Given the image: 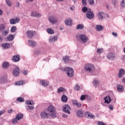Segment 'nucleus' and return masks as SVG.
Wrapping results in <instances>:
<instances>
[{"mask_svg": "<svg viewBox=\"0 0 125 125\" xmlns=\"http://www.w3.org/2000/svg\"><path fill=\"white\" fill-rule=\"evenodd\" d=\"M62 71L63 72H66L67 75L68 77L72 78L74 77V70L72 68L69 67H64V68H61Z\"/></svg>", "mask_w": 125, "mask_h": 125, "instance_id": "obj_1", "label": "nucleus"}, {"mask_svg": "<svg viewBox=\"0 0 125 125\" xmlns=\"http://www.w3.org/2000/svg\"><path fill=\"white\" fill-rule=\"evenodd\" d=\"M47 110L49 112V115L52 118H56V113H55V107L53 105H50L48 108Z\"/></svg>", "mask_w": 125, "mask_h": 125, "instance_id": "obj_2", "label": "nucleus"}, {"mask_svg": "<svg viewBox=\"0 0 125 125\" xmlns=\"http://www.w3.org/2000/svg\"><path fill=\"white\" fill-rule=\"evenodd\" d=\"M77 39L79 42H82V43H85L87 42L88 41V38L84 34H81L78 37Z\"/></svg>", "mask_w": 125, "mask_h": 125, "instance_id": "obj_3", "label": "nucleus"}, {"mask_svg": "<svg viewBox=\"0 0 125 125\" xmlns=\"http://www.w3.org/2000/svg\"><path fill=\"white\" fill-rule=\"evenodd\" d=\"M84 69L85 72L90 73V72L94 71V65L90 63H87L85 65Z\"/></svg>", "mask_w": 125, "mask_h": 125, "instance_id": "obj_4", "label": "nucleus"}, {"mask_svg": "<svg viewBox=\"0 0 125 125\" xmlns=\"http://www.w3.org/2000/svg\"><path fill=\"white\" fill-rule=\"evenodd\" d=\"M22 119H23V114L19 113L16 116V117L12 120V123L14 124V125H16L17 122L20 121V120H22Z\"/></svg>", "mask_w": 125, "mask_h": 125, "instance_id": "obj_5", "label": "nucleus"}, {"mask_svg": "<svg viewBox=\"0 0 125 125\" xmlns=\"http://www.w3.org/2000/svg\"><path fill=\"white\" fill-rule=\"evenodd\" d=\"M62 111L64 113H67V114L70 115V114H71V112H70V111H71V107H70V106L68 104L63 105Z\"/></svg>", "mask_w": 125, "mask_h": 125, "instance_id": "obj_6", "label": "nucleus"}, {"mask_svg": "<svg viewBox=\"0 0 125 125\" xmlns=\"http://www.w3.org/2000/svg\"><path fill=\"white\" fill-rule=\"evenodd\" d=\"M86 16L88 19H93V18H94V14H93V12L91 11V10H89L88 12L86 14Z\"/></svg>", "mask_w": 125, "mask_h": 125, "instance_id": "obj_7", "label": "nucleus"}, {"mask_svg": "<svg viewBox=\"0 0 125 125\" xmlns=\"http://www.w3.org/2000/svg\"><path fill=\"white\" fill-rule=\"evenodd\" d=\"M9 21L10 24H11L12 25H14L17 23H19V22L20 21V19H19L18 17H17L15 19H10Z\"/></svg>", "mask_w": 125, "mask_h": 125, "instance_id": "obj_8", "label": "nucleus"}, {"mask_svg": "<svg viewBox=\"0 0 125 125\" xmlns=\"http://www.w3.org/2000/svg\"><path fill=\"white\" fill-rule=\"evenodd\" d=\"M115 57L116 55L114 53L110 52L107 55V58H108V59H110L111 60H114Z\"/></svg>", "mask_w": 125, "mask_h": 125, "instance_id": "obj_9", "label": "nucleus"}, {"mask_svg": "<svg viewBox=\"0 0 125 125\" xmlns=\"http://www.w3.org/2000/svg\"><path fill=\"white\" fill-rule=\"evenodd\" d=\"M49 21L52 24H55V23L58 22V19L57 18H55V17H50L49 18Z\"/></svg>", "mask_w": 125, "mask_h": 125, "instance_id": "obj_10", "label": "nucleus"}, {"mask_svg": "<svg viewBox=\"0 0 125 125\" xmlns=\"http://www.w3.org/2000/svg\"><path fill=\"white\" fill-rule=\"evenodd\" d=\"M20 72V70H19V67H16L13 72V76H14V77H17V76H18V75H19V73Z\"/></svg>", "mask_w": 125, "mask_h": 125, "instance_id": "obj_11", "label": "nucleus"}, {"mask_svg": "<svg viewBox=\"0 0 125 125\" xmlns=\"http://www.w3.org/2000/svg\"><path fill=\"white\" fill-rule=\"evenodd\" d=\"M41 116L42 118H43L44 119H48L49 117H51L50 115H49V113L47 114L45 111L42 112L41 113Z\"/></svg>", "mask_w": 125, "mask_h": 125, "instance_id": "obj_12", "label": "nucleus"}, {"mask_svg": "<svg viewBox=\"0 0 125 125\" xmlns=\"http://www.w3.org/2000/svg\"><path fill=\"white\" fill-rule=\"evenodd\" d=\"M26 34L29 39H32L34 37V35H35V31L28 30L27 31Z\"/></svg>", "mask_w": 125, "mask_h": 125, "instance_id": "obj_13", "label": "nucleus"}, {"mask_svg": "<svg viewBox=\"0 0 125 125\" xmlns=\"http://www.w3.org/2000/svg\"><path fill=\"white\" fill-rule=\"evenodd\" d=\"M76 115L78 118H83V111L82 110H78L76 112Z\"/></svg>", "mask_w": 125, "mask_h": 125, "instance_id": "obj_14", "label": "nucleus"}, {"mask_svg": "<svg viewBox=\"0 0 125 125\" xmlns=\"http://www.w3.org/2000/svg\"><path fill=\"white\" fill-rule=\"evenodd\" d=\"M72 103L73 105H76L78 108H81L82 107V104H81V103H79L78 101L76 100H73Z\"/></svg>", "mask_w": 125, "mask_h": 125, "instance_id": "obj_15", "label": "nucleus"}, {"mask_svg": "<svg viewBox=\"0 0 125 125\" xmlns=\"http://www.w3.org/2000/svg\"><path fill=\"white\" fill-rule=\"evenodd\" d=\"M12 60H13L14 62H18V61L20 60V56L17 55L13 56Z\"/></svg>", "mask_w": 125, "mask_h": 125, "instance_id": "obj_16", "label": "nucleus"}, {"mask_svg": "<svg viewBox=\"0 0 125 125\" xmlns=\"http://www.w3.org/2000/svg\"><path fill=\"white\" fill-rule=\"evenodd\" d=\"M124 75H125V70L124 69L121 68L119 70L118 77V78H123V77H124Z\"/></svg>", "mask_w": 125, "mask_h": 125, "instance_id": "obj_17", "label": "nucleus"}, {"mask_svg": "<svg viewBox=\"0 0 125 125\" xmlns=\"http://www.w3.org/2000/svg\"><path fill=\"white\" fill-rule=\"evenodd\" d=\"M40 84L43 86H47L49 84V82L45 81V80H41L40 81Z\"/></svg>", "mask_w": 125, "mask_h": 125, "instance_id": "obj_18", "label": "nucleus"}, {"mask_svg": "<svg viewBox=\"0 0 125 125\" xmlns=\"http://www.w3.org/2000/svg\"><path fill=\"white\" fill-rule=\"evenodd\" d=\"M28 43L29 44V45L32 47H35V46L37 45V42L33 40H29Z\"/></svg>", "mask_w": 125, "mask_h": 125, "instance_id": "obj_19", "label": "nucleus"}, {"mask_svg": "<svg viewBox=\"0 0 125 125\" xmlns=\"http://www.w3.org/2000/svg\"><path fill=\"white\" fill-rule=\"evenodd\" d=\"M65 24L67 26H71L73 24V21L70 19H67L65 21Z\"/></svg>", "mask_w": 125, "mask_h": 125, "instance_id": "obj_20", "label": "nucleus"}, {"mask_svg": "<svg viewBox=\"0 0 125 125\" xmlns=\"http://www.w3.org/2000/svg\"><path fill=\"white\" fill-rule=\"evenodd\" d=\"M104 103H107V104H109V103L111 102V98H110V96H106L104 98Z\"/></svg>", "mask_w": 125, "mask_h": 125, "instance_id": "obj_21", "label": "nucleus"}, {"mask_svg": "<svg viewBox=\"0 0 125 125\" xmlns=\"http://www.w3.org/2000/svg\"><path fill=\"white\" fill-rule=\"evenodd\" d=\"M85 117L86 118H89L90 119H93V118H94L93 114L89 113V112H85Z\"/></svg>", "mask_w": 125, "mask_h": 125, "instance_id": "obj_22", "label": "nucleus"}, {"mask_svg": "<svg viewBox=\"0 0 125 125\" xmlns=\"http://www.w3.org/2000/svg\"><path fill=\"white\" fill-rule=\"evenodd\" d=\"M104 13L103 12H99L98 14V18L101 20H103V18H104Z\"/></svg>", "mask_w": 125, "mask_h": 125, "instance_id": "obj_23", "label": "nucleus"}, {"mask_svg": "<svg viewBox=\"0 0 125 125\" xmlns=\"http://www.w3.org/2000/svg\"><path fill=\"white\" fill-rule=\"evenodd\" d=\"M56 41H57V36L51 37L49 39L50 42H54Z\"/></svg>", "mask_w": 125, "mask_h": 125, "instance_id": "obj_24", "label": "nucleus"}, {"mask_svg": "<svg viewBox=\"0 0 125 125\" xmlns=\"http://www.w3.org/2000/svg\"><path fill=\"white\" fill-rule=\"evenodd\" d=\"M31 16L32 17H41V15L37 12H32L31 13Z\"/></svg>", "mask_w": 125, "mask_h": 125, "instance_id": "obj_25", "label": "nucleus"}, {"mask_svg": "<svg viewBox=\"0 0 125 125\" xmlns=\"http://www.w3.org/2000/svg\"><path fill=\"white\" fill-rule=\"evenodd\" d=\"M118 91L120 92L124 91V86L122 85L118 84L117 85Z\"/></svg>", "mask_w": 125, "mask_h": 125, "instance_id": "obj_26", "label": "nucleus"}, {"mask_svg": "<svg viewBox=\"0 0 125 125\" xmlns=\"http://www.w3.org/2000/svg\"><path fill=\"white\" fill-rule=\"evenodd\" d=\"M14 84H15V85H23V84H25V81H18L17 82H15L14 83Z\"/></svg>", "mask_w": 125, "mask_h": 125, "instance_id": "obj_27", "label": "nucleus"}, {"mask_svg": "<svg viewBox=\"0 0 125 125\" xmlns=\"http://www.w3.org/2000/svg\"><path fill=\"white\" fill-rule=\"evenodd\" d=\"M7 80V76L6 75L4 76H2L1 78L0 82L2 83H6V82Z\"/></svg>", "mask_w": 125, "mask_h": 125, "instance_id": "obj_28", "label": "nucleus"}, {"mask_svg": "<svg viewBox=\"0 0 125 125\" xmlns=\"http://www.w3.org/2000/svg\"><path fill=\"white\" fill-rule=\"evenodd\" d=\"M2 66L4 68V69H7V68L9 67V63L6 62H5L2 63Z\"/></svg>", "mask_w": 125, "mask_h": 125, "instance_id": "obj_29", "label": "nucleus"}, {"mask_svg": "<svg viewBox=\"0 0 125 125\" xmlns=\"http://www.w3.org/2000/svg\"><path fill=\"white\" fill-rule=\"evenodd\" d=\"M95 28H96V31H102V30H103L104 29L103 26L100 25H97Z\"/></svg>", "mask_w": 125, "mask_h": 125, "instance_id": "obj_30", "label": "nucleus"}, {"mask_svg": "<svg viewBox=\"0 0 125 125\" xmlns=\"http://www.w3.org/2000/svg\"><path fill=\"white\" fill-rule=\"evenodd\" d=\"M1 46H2L3 47V48H9V47H10V44L8 43H3L1 45Z\"/></svg>", "mask_w": 125, "mask_h": 125, "instance_id": "obj_31", "label": "nucleus"}, {"mask_svg": "<svg viewBox=\"0 0 125 125\" xmlns=\"http://www.w3.org/2000/svg\"><path fill=\"white\" fill-rule=\"evenodd\" d=\"M62 102H67V101H68V97L65 95H62Z\"/></svg>", "mask_w": 125, "mask_h": 125, "instance_id": "obj_32", "label": "nucleus"}, {"mask_svg": "<svg viewBox=\"0 0 125 125\" xmlns=\"http://www.w3.org/2000/svg\"><path fill=\"white\" fill-rule=\"evenodd\" d=\"M66 90L64 88L61 87L58 89V93H60L61 92H65Z\"/></svg>", "mask_w": 125, "mask_h": 125, "instance_id": "obj_33", "label": "nucleus"}, {"mask_svg": "<svg viewBox=\"0 0 125 125\" xmlns=\"http://www.w3.org/2000/svg\"><path fill=\"white\" fill-rule=\"evenodd\" d=\"M91 9H90V8H87V7H83L82 8V12L83 13H85V12H88L89 10H91Z\"/></svg>", "mask_w": 125, "mask_h": 125, "instance_id": "obj_34", "label": "nucleus"}, {"mask_svg": "<svg viewBox=\"0 0 125 125\" xmlns=\"http://www.w3.org/2000/svg\"><path fill=\"white\" fill-rule=\"evenodd\" d=\"M25 104L27 105H33L34 104V101L33 100H27L25 101Z\"/></svg>", "mask_w": 125, "mask_h": 125, "instance_id": "obj_35", "label": "nucleus"}, {"mask_svg": "<svg viewBox=\"0 0 125 125\" xmlns=\"http://www.w3.org/2000/svg\"><path fill=\"white\" fill-rule=\"evenodd\" d=\"M63 61H64L65 63H68V62H69V61L70 60L69 57L67 56L63 57Z\"/></svg>", "mask_w": 125, "mask_h": 125, "instance_id": "obj_36", "label": "nucleus"}, {"mask_svg": "<svg viewBox=\"0 0 125 125\" xmlns=\"http://www.w3.org/2000/svg\"><path fill=\"white\" fill-rule=\"evenodd\" d=\"M83 24H78L76 27L77 30H83Z\"/></svg>", "mask_w": 125, "mask_h": 125, "instance_id": "obj_37", "label": "nucleus"}, {"mask_svg": "<svg viewBox=\"0 0 125 125\" xmlns=\"http://www.w3.org/2000/svg\"><path fill=\"white\" fill-rule=\"evenodd\" d=\"M17 101H18L19 102H25V100L24 99V98H21V97H19L17 98Z\"/></svg>", "mask_w": 125, "mask_h": 125, "instance_id": "obj_38", "label": "nucleus"}, {"mask_svg": "<svg viewBox=\"0 0 125 125\" xmlns=\"http://www.w3.org/2000/svg\"><path fill=\"white\" fill-rule=\"evenodd\" d=\"M14 39V36L12 35H10L7 37V40L9 41H13Z\"/></svg>", "mask_w": 125, "mask_h": 125, "instance_id": "obj_39", "label": "nucleus"}, {"mask_svg": "<svg viewBox=\"0 0 125 125\" xmlns=\"http://www.w3.org/2000/svg\"><path fill=\"white\" fill-rule=\"evenodd\" d=\"M47 32L48 34H54V31L51 28H48L47 29Z\"/></svg>", "mask_w": 125, "mask_h": 125, "instance_id": "obj_40", "label": "nucleus"}, {"mask_svg": "<svg viewBox=\"0 0 125 125\" xmlns=\"http://www.w3.org/2000/svg\"><path fill=\"white\" fill-rule=\"evenodd\" d=\"M75 90L79 91L81 89V86L79 85V84H76L75 87H74Z\"/></svg>", "mask_w": 125, "mask_h": 125, "instance_id": "obj_41", "label": "nucleus"}, {"mask_svg": "<svg viewBox=\"0 0 125 125\" xmlns=\"http://www.w3.org/2000/svg\"><path fill=\"white\" fill-rule=\"evenodd\" d=\"M5 25L4 24H0V31H4Z\"/></svg>", "mask_w": 125, "mask_h": 125, "instance_id": "obj_42", "label": "nucleus"}, {"mask_svg": "<svg viewBox=\"0 0 125 125\" xmlns=\"http://www.w3.org/2000/svg\"><path fill=\"white\" fill-rule=\"evenodd\" d=\"M6 3H7L8 6H11V4H12V2L9 0H6Z\"/></svg>", "mask_w": 125, "mask_h": 125, "instance_id": "obj_43", "label": "nucleus"}, {"mask_svg": "<svg viewBox=\"0 0 125 125\" xmlns=\"http://www.w3.org/2000/svg\"><path fill=\"white\" fill-rule=\"evenodd\" d=\"M87 1L90 5H93L94 4V0H87Z\"/></svg>", "mask_w": 125, "mask_h": 125, "instance_id": "obj_44", "label": "nucleus"}, {"mask_svg": "<svg viewBox=\"0 0 125 125\" xmlns=\"http://www.w3.org/2000/svg\"><path fill=\"white\" fill-rule=\"evenodd\" d=\"M86 98V95H82L80 98V100L83 101V100H85V98Z\"/></svg>", "mask_w": 125, "mask_h": 125, "instance_id": "obj_45", "label": "nucleus"}, {"mask_svg": "<svg viewBox=\"0 0 125 125\" xmlns=\"http://www.w3.org/2000/svg\"><path fill=\"white\" fill-rule=\"evenodd\" d=\"M102 52H103V49L102 48H98L97 49V53H102Z\"/></svg>", "mask_w": 125, "mask_h": 125, "instance_id": "obj_46", "label": "nucleus"}, {"mask_svg": "<svg viewBox=\"0 0 125 125\" xmlns=\"http://www.w3.org/2000/svg\"><path fill=\"white\" fill-rule=\"evenodd\" d=\"M121 5L122 7H123V8L125 7V0H123L122 1Z\"/></svg>", "mask_w": 125, "mask_h": 125, "instance_id": "obj_47", "label": "nucleus"}, {"mask_svg": "<svg viewBox=\"0 0 125 125\" xmlns=\"http://www.w3.org/2000/svg\"><path fill=\"white\" fill-rule=\"evenodd\" d=\"M16 31V26H13L11 29V32L14 33Z\"/></svg>", "mask_w": 125, "mask_h": 125, "instance_id": "obj_48", "label": "nucleus"}, {"mask_svg": "<svg viewBox=\"0 0 125 125\" xmlns=\"http://www.w3.org/2000/svg\"><path fill=\"white\" fill-rule=\"evenodd\" d=\"M82 0V4L83 6H85L86 5V0Z\"/></svg>", "mask_w": 125, "mask_h": 125, "instance_id": "obj_49", "label": "nucleus"}, {"mask_svg": "<svg viewBox=\"0 0 125 125\" xmlns=\"http://www.w3.org/2000/svg\"><path fill=\"white\" fill-rule=\"evenodd\" d=\"M98 83H99V82H98V81H94V82H93V84H94V85L95 86H97V84H98Z\"/></svg>", "mask_w": 125, "mask_h": 125, "instance_id": "obj_50", "label": "nucleus"}, {"mask_svg": "<svg viewBox=\"0 0 125 125\" xmlns=\"http://www.w3.org/2000/svg\"><path fill=\"white\" fill-rule=\"evenodd\" d=\"M108 108L110 110H113L114 109V106L112 104H110L108 106Z\"/></svg>", "mask_w": 125, "mask_h": 125, "instance_id": "obj_51", "label": "nucleus"}, {"mask_svg": "<svg viewBox=\"0 0 125 125\" xmlns=\"http://www.w3.org/2000/svg\"><path fill=\"white\" fill-rule=\"evenodd\" d=\"M8 34V31H5L3 33V36H6Z\"/></svg>", "mask_w": 125, "mask_h": 125, "instance_id": "obj_52", "label": "nucleus"}, {"mask_svg": "<svg viewBox=\"0 0 125 125\" xmlns=\"http://www.w3.org/2000/svg\"><path fill=\"white\" fill-rule=\"evenodd\" d=\"M98 125H106V124L102 122H99Z\"/></svg>", "mask_w": 125, "mask_h": 125, "instance_id": "obj_53", "label": "nucleus"}, {"mask_svg": "<svg viewBox=\"0 0 125 125\" xmlns=\"http://www.w3.org/2000/svg\"><path fill=\"white\" fill-rule=\"evenodd\" d=\"M22 73L24 75H27V74H28V71L27 70H22Z\"/></svg>", "mask_w": 125, "mask_h": 125, "instance_id": "obj_54", "label": "nucleus"}, {"mask_svg": "<svg viewBox=\"0 0 125 125\" xmlns=\"http://www.w3.org/2000/svg\"><path fill=\"white\" fill-rule=\"evenodd\" d=\"M34 106H29V110H34Z\"/></svg>", "mask_w": 125, "mask_h": 125, "instance_id": "obj_55", "label": "nucleus"}, {"mask_svg": "<svg viewBox=\"0 0 125 125\" xmlns=\"http://www.w3.org/2000/svg\"><path fill=\"white\" fill-rule=\"evenodd\" d=\"M112 35L114 36V37H117L118 36V34L114 33V32H112Z\"/></svg>", "mask_w": 125, "mask_h": 125, "instance_id": "obj_56", "label": "nucleus"}, {"mask_svg": "<svg viewBox=\"0 0 125 125\" xmlns=\"http://www.w3.org/2000/svg\"><path fill=\"white\" fill-rule=\"evenodd\" d=\"M17 7H20V3H19V2H17V5H16Z\"/></svg>", "mask_w": 125, "mask_h": 125, "instance_id": "obj_57", "label": "nucleus"}, {"mask_svg": "<svg viewBox=\"0 0 125 125\" xmlns=\"http://www.w3.org/2000/svg\"><path fill=\"white\" fill-rule=\"evenodd\" d=\"M3 13V12H2V10L0 9V16L2 15Z\"/></svg>", "mask_w": 125, "mask_h": 125, "instance_id": "obj_58", "label": "nucleus"}, {"mask_svg": "<svg viewBox=\"0 0 125 125\" xmlns=\"http://www.w3.org/2000/svg\"><path fill=\"white\" fill-rule=\"evenodd\" d=\"M63 118H67L68 116L66 114H62Z\"/></svg>", "mask_w": 125, "mask_h": 125, "instance_id": "obj_59", "label": "nucleus"}, {"mask_svg": "<svg viewBox=\"0 0 125 125\" xmlns=\"http://www.w3.org/2000/svg\"><path fill=\"white\" fill-rule=\"evenodd\" d=\"M12 112V109H9L8 110V113H9V114H10V113H11Z\"/></svg>", "mask_w": 125, "mask_h": 125, "instance_id": "obj_60", "label": "nucleus"}, {"mask_svg": "<svg viewBox=\"0 0 125 125\" xmlns=\"http://www.w3.org/2000/svg\"><path fill=\"white\" fill-rule=\"evenodd\" d=\"M70 9H71V10H74L75 9V7H74V6H71V7H70Z\"/></svg>", "mask_w": 125, "mask_h": 125, "instance_id": "obj_61", "label": "nucleus"}, {"mask_svg": "<svg viewBox=\"0 0 125 125\" xmlns=\"http://www.w3.org/2000/svg\"><path fill=\"white\" fill-rule=\"evenodd\" d=\"M3 40V38H2V37L0 36V42H1V41H2Z\"/></svg>", "mask_w": 125, "mask_h": 125, "instance_id": "obj_62", "label": "nucleus"}, {"mask_svg": "<svg viewBox=\"0 0 125 125\" xmlns=\"http://www.w3.org/2000/svg\"><path fill=\"white\" fill-rule=\"evenodd\" d=\"M122 83H125V79H123L122 80Z\"/></svg>", "mask_w": 125, "mask_h": 125, "instance_id": "obj_63", "label": "nucleus"}, {"mask_svg": "<svg viewBox=\"0 0 125 125\" xmlns=\"http://www.w3.org/2000/svg\"><path fill=\"white\" fill-rule=\"evenodd\" d=\"M57 1H63L64 0H56Z\"/></svg>", "mask_w": 125, "mask_h": 125, "instance_id": "obj_64", "label": "nucleus"}]
</instances>
